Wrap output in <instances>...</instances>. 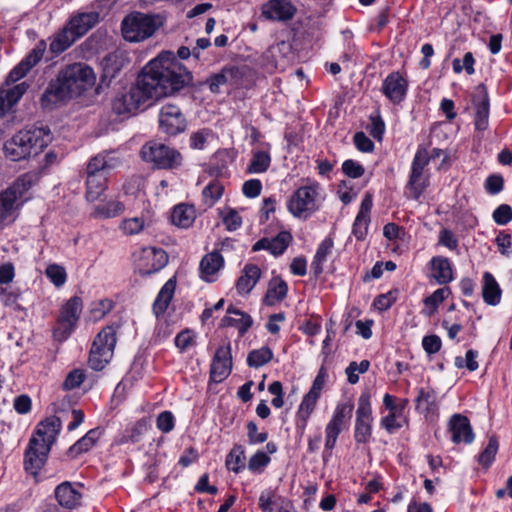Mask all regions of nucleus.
Instances as JSON below:
<instances>
[{
    "label": "nucleus",
    "instance_id": "obj_1",
    "mask_svg": "<svg viewBox=\"0 0 512 512\" xmlns=\"http://www.w3.org/2000/svg\"><path fill=\"white\" fill-rule=\"evenodd\" d=\"M190 56L191 50L186 46H181L177 54L170 50L160 52L141 69L129 91L113 103V110L118 114L132 113L191 86L193 75L178 60Z\"/></svg>",
    "mask_w": 512,
    "mask_h": 512
},
{
    "label": "nucleus",
    "instance_id": "obj_2",
    "mask_svg": "<svg viewBox=\"0 0 512 512\" xmlns=\"http://www.w3.org/2000/svg\"><path fill=\"white\" fill-rule=\"evenodd\" d=\"M95 82L96 75L86 63L65 65L41 95V106L44 109H51L53 105L78 97L93 87Z\"/></svg>",
    "mask_w": 512,
    "mask_h": 512
},
{
    "label": "nucleus",
    "instance_id": "obj_3",
    "mask_svg": "<svg viewBox=\"0 0 512 512\" xmlns=\"http://www.w3.org/2000/svg\"><path fill=\"white\" fill-rule=\"evenodd\" d=\"M36 131L47 134L50 130H19L4 144L6 157L12 161H19L42 151L44 142L36 135Z\"/></svg>",
    "mask_w": 512,
    "mask_h": 512
},
{
    "label": "nucleus",
    "instance_id": "obj_4",
    "mask_svg": "<svg viewBox=\"0 0 512 512\" xmlns=\"http://www.w3.org/2000/svg\"><path fill=\"white\" fill-rule=\"evenodd\" d=\"M117 328L118 326H106L95 337L88 359L91 369L101 371L111 361L117 342Z\"/></svg>",
    "mask_w": 512,
    "mask_h": 512
},
{
    "label": "nucleus",
    "instance_id": "obj_5",
    "mask_svg": "<svg viewBox=\"0 0 512 512\" xmlns=\"http://www.w3.org/2000/svg\"><path fill=\"white\" fill-rule=\"evenodd\" d=\"M159 16L133 12L121 24L123 37L129 42H139L151 37L159 28Z\"/></svg>",
    "mask_w": 512,
    "mask_h": 512
},
{
    "label": "nucleus",
    "instance_id": "obj_6",
    "mask_svg": "<svg viewBox=\"0 0 512 512\" xmlns=\"http://www.w3.org/2000/svg\"><path fill=\"white\" fill-rule=\"evenodd\" d=\"M140 157L156 168L165 170L178 169L183 162V157L178 150L156 141L145 143L140 150Z\"/></svg>",
    "mask_w": 512,
    "mask_h": 512
},
{
    "label": "nucleus",
    "instance_id": "obj_7",
    "mask_svg": "<svg viewBox=\"0 0 512 512\" xmlns=\"http://www.w3.org/2000/svg\"><path fill=\"white\" fill-rule=\"evenodd\" d=\"M429 164V154L425 147L419 146L414 156L408 187L414 199H419L429 184V177L425 173V167Z\"/></svg>",
    "mask_w": 512,
    "mask_h": 512
},
{
    "label": "nucleus",
    "instance_id": "obj_8",
    "mask_svg": "<svg viewBox=\"0 0 512 512\" xmlns=\"http://www.w3.org/2000/svg\"><path fill=\"white\" fill-rule=\"evenodd\" d=\"M316 186H303L298 188L288 202V210L295 216L301 217L304 213H313L318 209L316 204Z\"/></svg>",
    "mask_w": 512,
    "mask_h": 512
},
{
    "label": "nucleus",
    "instance_id": "obj_9",
    "mask_svg": "<svg viewBox=\"0 0 512 512\" xmlns=\"http://www.w3.org/2000/svg\"><path fill=\"white\" fill-rule=\"evenodd\" d=\"M372 413L369 397L361 395L358 400L354 438L357 443L369 442L372 435Z\"/></svg>",
    "mask_w": 512,
    "mask_h": 512
},
{
    "label": "nucleus",
    "instance_id": "obj_10",
    "mask_svg": "<svg viewBox=\"0 0 512 512\" xmlns=\"http://www.w3.org/2000/svg\"><path fill=\"white\" fill-rule=\"evenodd\" d=\"M49 452L50 449L47 445H41L37 437H32L25 451L24 468L26 472L37 476L41 468L45 465Z\"/></svg>",
    "mask_w": 512,
    "mask_h": 512
},
{
    "label": "nucleus",
    "instance_id": "obj_11",
    "mask_svg": "<svg viewBox=\"0 0 512 512\" xmlns=\"http://www.w3.org/2000/svg\"><path fill=\"white\" fill-rule=\"evenodd\" d=\"M231 345L220 346L212 359L210 367V379L215 383L224 381L232 371Z\"/></svg>",
    "mask_w": 512,
    "mask_h": 512
},
{
    "label": "nucleus",
    "instance_id": "obj_12",
    "mask_svg": "<svg viewBox=\"0 0 512 512\" xmlns=\"http://www.w3.org/2000/svg\"><path fill=\"white\" fill-rule=\"evenodd\" d=\"M381 91L393 104H400L407 95L408 81L400 72H392L384 79Z\"/></svg>",
    "mask_w": 512,
    "mask_h": 512
},
{
    "label": "nucleus",
    "instance_id": "obj_13",
    "mask_svg": "<svg viewBox=\"0 0 512 512\" xmlns=\"http://www.w3.org/2000/svg\"><path fill=\"white\" fill-rule=\"evenodd\" d=\"M253 319L252 317L234 307L233 305H229L226 310V315L221 319L220 328L226 327H235L238 329L239 335L244 336L247 331L252 327Z\"/></svg>",
    "mask_w": 512,
    "mask_h": 512
},
{
    "label": "nucleus",
    "instance_id": "obj_14",
    "mask_svg": "<svg viewBox=\"0 0 512 512\" xmlns=\"http://www.w3.org/2000/svg\"><path fill=\"white\" fill-rule=\"evenodd\" d=\"M472 102L475 109V128H485L489 117V96L484 84H479L473 95Z\"/></svg>",
    "mask_w": 512,
    "mask_h": 512
},
{
    "label": "nucleus",
    "instance_id": "obj_15",
    "mask_svg": "<svg viewBox=\"0 0 512 512\" xmlns=\"http://www.w3.org/2000/svg\"><path fill=\"white\" fill-rule=\"evenodd\" d=\"M125 59L122 54L114 52L106 55L102 62V74L96 91L99 92L103 86L108 87L111 81L120 73L124 66Z\"/></svg>",
    "mask_w": 512,
    "mask_h": 512
},
{
    "label": "nucleus",
    "instance_id": "obj_16",
    "mask_svg": "<svg viewBox=\"0 0 512 512\" xmlns=\"http://www.w3.org/2000/svg\"><path fill=\"white\" fill-rule=\"evenodd\" d=\"M449 431L452 434V441L456 444L464 442L470 444L474 440V433L469 419L462 414H454L448 423Z\"/></svg>",
    "mask_w": 512,
    "mask_h": 512
},
{
    "label": "nucleus",
    "instance_id": "obj_17",
    "mask_svg": "<svg viewBox=\"0 0 512 512\" xmlns=\"http://www.w3.org/2000/svg\"><path fill=\"white\" fill-rule=\"evenodd\" d=\"M62 422L59 417L51 416L42 420L32 437H37L41 445H47L51 450L52 445L55 443L58 434L60 433Z\"/></svg>",
    "mask_w": 512,
    "mask_h": 512
},
{
    "label": "nucleus",
    "instance_id": "obj_18",
    "mask_svg": "<svg viewBox=\"0 0 512 512\" xmlns=\"http://www.w3.org/2000/svg\"><path fill=\"white\" fill-rule=\"evenodd\" d=\"M295 12L296 9L289 0H269L262 6V14L271 20H290Z\"/></svg>",
    "mask_w": 512,
    "mask_h": 512
},
{
    "label": "nucleus",
    "instance_id": "obj_19",
    "mask_svg": "<svg viewBox=\"0 0 512 512\" xmlns=\"http://www.w3.org/2000/svg\"><path fill=\"white\" fill-rule=\"evenodd\" d=\"M372 195L366 193L362 199L360 210L353 224L352 232L358 240H363L367 235L368 224L370 222V211L372 209Z\"/></svg>",
    "mask_w": 512,
    "mask_h": 512
},
{
    "label": "nucleus",
    "instance_id": "obj_20",
    "mask_svg": "<svg viewBox=\"0 0 512 512\" xmlns=\"http://www.w3.org/2000/svg\"><path fill=\"white\" fill-rule=\"evenodd\" d=\"M55 497L60 506L73 509L81 504L82 494L68 482H62L55 489Z\"/></svg>",
    "mask_w": 512,
    "mask_h": 512
},
{
    "label": "nucleus",
    "instance_id": "obj_21",
    "mask_svg": "<svg viewBox=\"0 0 512 512\" xmlns=\"http://www.w3.org/2000/svg\"><path fill=\"white\" fill-rule=\"evenodd\" d=\"M431 278L439 285H446L453 280V269L450 260L443 256H435L430 260Z\"/></svg>",
    "mask_w": 512,
    "mask_h": 512
},
{
    "label": "nucleus",
    "instance_id": "obj_22",
    "mask_svg": "<svg viewBox=\"0 0 512 512\" xmlns=\"http://www.w3.org/2000/svg\"><path fill=\"white\" fill-rule=\"evenodd\" d=\"M160 128H185L186 119L179 107L175 105H165L159 114Z\"/></svg>",
    "mask_w": 512,
    "mask_h": 512
},
{
    "label": "nucleus",
    "instance_id": "obj_23",
    "mask_svg": "<svg viewBox=\"0 0 512 512\" xmlns=\"http://www.w3.org/2000/svg\"><path fill=\"white\" fill-rule=\"evenodd\" d=\"M261 277V270L255 264H246L243 274L236 282L239 294H249Z\"/></svg>",
    "mask_w": 512,
    "mask_h": 512
},
{
    "label": "nucleus",
    "instance_id": "obj_24",
    "mask_svg": "<svg viewBox=\"0 0 512 512\" xmlns=\"http://www.w3.org/2000/svg\"><path fill=\"white\" fill-rule=\"evenodd\" d=\"M175 288H176V280L173 277V278H170L163 285L161 290L159 291V293L154 301V304H153V312L155 313L157 318L166 312V310L173 298Z\"/></svg>",
    "mask_w": 512,
    "mask_h": 512
},
{
    "label": "nucleus",
    "instance_id": "obj_25",
    "mask_svg": "<svg viewBox=\"0 0 512 512\" xmlns=\"http://www.w3.org/2000/svg\"><path fill=\"white\" fill-rule=\"evenodd\" d=\"M99 13L96 11L78 13L69 23L76 31V36L82 37L99 22Z\"/></svg>",
    "mask_w": 512,
    "mask_h": 512
},
{
    "label": "nucleus",
    "instance_id": "obj_26",
    "mask_svg": "<svg viewBox=\"0 0 512 512\" xmlns=\"http://www.w3.org/2000/svg\"><path fill=\"white\" fill-rule=\"evenodd\" d=\"M76 31L68 23L50 43V50L54 54H60L67 50L80 36H76Z\"/></svg>",
    "mask_w": 512,
    "mask_h": 512
},
{
    "label": "nucleus",
    "instance_id": "obj_27",
    "mask_svg": "<svg viewBox=\"0 0 512 512\" xmlns=\"http://www.w3.org/2000/svg\"><path fill=\"white\" fill-rule=\"evenodd\" d=\"M25 83L18 84L11 89H0V117L10 110L26 92Z\"/></svg>",
    "mask_w": 512,
    "mask_h": 512
},
{
    "label": "nucleus",
    "instance_id": "obj_28",
    "mask_svg": "<svg viewBox=\"0 0 512 512\" xmlns=\"http://www.w3.org/2000/svg\"><path fill=\"white\" fill-rule=\"evenodd\" d=\"M106 187V174L86 175V199L89 202L98 200Z\"/></svg>",
    "mask_w": 512,
    "mask_h": 512
},
{
    "label": "nucleus",
    "instance_id": "obj_29",
    "mask_svg": "<svg viewBox=\"0 0 512 512\" xmlns=\"http://www.w3.org/2000/svg\"><path fill=\"white\" fill-rule=\"evenodd\" d=\"M224 265V259L218 252H212L205 255L200 262L201 278L210 282L209 276L214 275Z\"/></svg>",
    "mask_w": 512,
    "mask_h": 512
},
{
    "label": "nucleus",
    "instance_id": "obj_30",
    "mask_svg": "<svg viewBox=\"0 0 512 512\" xmlns=\"http://www.w3.org/2000/svg\"><path fill=\"white\" fill-rule=\"evenodd\" d=\"M195 209L191 205L179 204L176 205L171 214V221L174 225L180 228H188L195 221Z\"/></svg>",
    "mask_w": 512,
    "mask_h": 512
},
{
    "label": "nucleus",
    "instance_id": "obj_31",
    "mask_svg": "<svg viewBox=\"0 0 512 512\" xmlns=\"http://www.w3.org/2000/svg\"><path fill=\"white\" fill-rule=\"evenodd\" d=\"M288 292L287 283L279 277L273 278L268 286L263 302L267 306H273L276 302L282 301Z\"/></svg>",
    "mask_w": 512,
    "mask_h": 512
},
{
    "label": "nucleus",
    "instance_id": "obj_32",
    "mask_svg": "<svg viewBox=\"0 0 512 512\" xmlns=\"http://www.w3.org/2000/svg\"><path fill=\"white\" fill-rule=\"evenodd\" d=\"M482 295L485 303L488 305H497L501 299V289L489 272H485L483 275V289Z\"/></svg>",
    "mask_w": 512,
    "mask_h": 512
},
{
    "label": "nucleus",
    "instance_id": "obj_33",
    "mask_svg": "<svg viewBox=\"0 0 512 512\" xmlns=\"http://www.w3.org/2000/svg\"><path fill=\"white\" fill-rule=\"evenodd\" d=\"M21 205L11 191L6 189L0 193V223L10 220L14 211Z\"/></svg>",
    "mask_w": 512,
    "mask_h": 512
},
{
    "label": "nucleus",
    "instance_id": "obj_34",
    "mask_svg": "<svg viewBox=\"0 0 512 512\" xmlns=\"http://www.w3.org/2000/svg\"><path fill=\"white\" fill-rule=\"evenodd\" d=\"M416 409L422 413H433L437 410V394L433 389H418L415 399Z\"/></svg>",
    "mask_w": 512,
    "mask_h": 512
},
{
    "label": "nucleus",
    "instance_id": "obj_35",
    "mask_svg": "<svg viewBox=\"0 0 512 512\" xmlns=\"http://www.w3.org/2000/svg\"><path fill=\"white\" fill-rule=\"evenodd\" d=\"M82 307V299L78 296H73L62 306L58 317L67 320V322H70L76 326L82 311Z\"/></svg>",
    "mask_w": 512,
    "mask_h": 512
},
{
    "label": "nucleus",
    "instance_id": "obj_36",
    "mask_svg": "<svg viewBox=\"0 0 512 512\" xmlns=\"http://www.w3.org/2000/svg\"><path fill=\"white\" fill-rule=\"evenodd\" d=\"M245 450L242 445L235 444L226 456V468L234 473H240L245 467Z\"/></svg>",
    "mask_w": 512,
    "mask_h": 512
},
{
    "label": "nucleus",
    "instance_id": "obj_37",
    "mask_svg": "<svg viewBox=\"0 0 512 512\" xmlns=\"http://www.w3.org/2000/svg\"><path fill=\"white\" fill-rule=\"evenodd\" d=\"M36 181V175L33 173H25L19 176L15 182L7 188L11 191L17 199L22 203L25 193L34 185Z\"/></svg>",
    "mask_w": 512,
    "mask_h": 512
},
{
    "label": "nucleus",
    "instance_id": "obj_38",
    "mask_svg": "<svg viewBox=\"0 0 512 512\" xmlns=\"http://www.w3.org/2000/svg\"><path fill=\"white\" fill-rule=\"evenodd\" d=\"M272 358V350L269 347L264 346L260 349L252 350L248 353L247 365L252 368H259L270 362Z\"/></svg>",
    "mask_w": 512,
    "mask_h": 512
},
{
    "label": "nucleus",
    "instance_id": "obj_39",
    "mask_svg": "<svg viewBox=\"0 0 512 512\" xmlns=\"http://www.w3.org/2000/svg\"><path fill=\"white\" fill-rule=\"evenodd\" d=\"M292 241V235L288 231H281L272 239H269V252L275 256H279L289 246Z\"/></svg>",
    "mask_w": 512,
    "mask_h": 512
},
{
    "label": "nucleus",
    "instance_id": "obj_40",
    "mask_svg": "<svg viewBox=\"0 0 512 512\" xmlns=\"http://www.w3.org/2000/svg\"><path fill=\"white\" fill-rule=\"evenodd\" d=\"M499 448V442L496 435L489 438V442L485 449L478 456V462L485 468H488L494 461Z\"/></svg>",
    "mask_w": 512,
    "mask_h": 512
},
{
    "label": "nucleus",
    "instance_id": "obj_41",
    "mask_svg": "<svg viewBox=\"0 0 512 512\" xmlns=\"http://www.w3.org/2000/svg\"><path fill=\"white\" fill-rule=\"evenodd\" d=\"M271 163V157L268 152L257 151L253 154L251 162L247 168L249 173H263Z\"/></svg>",
    "mask_w": 512,
    "mask_h": 512
},
{
    "label": "nucleus",
    "instance_id": "obj_42",
    "mask_svg": "<svg viewBox=\"0 0 512 512\" xmlns=\"http://www.w3.org/2000/svg\"><path fill=\"white\" fill-rule=\"evenodd\" d=\"M224 187L218 181L210 182L202 191L204 201L209 206H212L217 200H219L223 194Z\"/></svg>",
    "mask_w": 512,
    "mask_h": 512
},
{
    "label": "nucleus",
    "instance_id": "obj_43",
    "mask_svg": "<svg viewBox=\"0 0 512 512\" xmlns=\"http://www.w3.org/2000/svg\"><path fill=\"white\" fill-rule=\"evenodd\" d=\"M451 294V290L449 287H443L439 288L436 291H434L430 296L426 297L424 299V304L426 306L431 307V311L429 312V315L433 314L438 306Z\"/></svg>",
    "mask_w": 512,
    "mask_h": 512
},
{
    "label": "nucleus",
    "instance_id": "obj_44",
    "mask_svg": "<svg viewBox=\"0 0 512 512\" xmlns=\"http://www.w3.org/2000/svg\"><path fill=\"white\" fill-rule=\"evenodd\" d=\"M370 362L368 360H362L359 364L352 361L345 370L347 380L350 384H356L359 381V373H366L369 370Z\"/></svg>",
    "mask_w": 512,
    "mask_h": 512
},
{
    "label": "nucleus",
    "instance_id": "obj_45",
    "mask_svg": "<svg viewBox=\"0 0 512 512\" xmlns=\"http://www.w3.org/2000/svg\"><path fill=\"white\" fill-rule=\"evenodd\" d=\"M45 274L56 287L63 286L67 279V274L64 267L58 264L48 265Z\"/></svg>",
    "mask_w": 512,
    "mask_h": 512
},
{
    "label": "nucleus",
    "instance_id": "obj_46",
    "mask_svg": "<svg viewBox=\"0 0 512 512\" xmlns=\"http://www.w3.org/2000/svg\"><path fill=\"white\" fill-rule=\"evenodd\" d=\"M270 457L267 453L259 450L252 455L248 461V469L253 473H261L270 463Z\"/></svg>",
    "mask_w": 512,
    "mask_h": 512
},
{
    "label": "nucleus",
    "instance_id": "obj_47",
    "mask_svg": "<svg viewBox=\"0 0 512 512\" xmlns=\"http://www.w3.org/2000/svg\"><path fill=\"white\" fill-rule=\"evenodd\" d=\"M75 325L67 322V320H64L60 317L57 318L56 325L53 328V336L55 340L59 342L65 341L74 330Z\"/></svg>",
    "mask_w": 512,
    "mask_h": 512
},
{
    "label": "nucleus",
    "instance_id": "obj_48",
    "mask_svg": "<svg viewBox=\"0 0 512 512\" xmlns=\"http://www.w3.org/2000/svg\"><path fill=\"white\" fill-rule=\"evenodd\" d=\"M398 289L390 290L385 294L378 295L373 302V305L380 311L389 309L397 300Z\"/></svg>",
    "mask_w": 512,
    "mask_h": 512
},
{
    "label": "nucleus",
    "instance_id": "obj_49",
    "mask_svg": "<svg viewBox=\"0 0 512 512\" xmlns=\"http://www.w3.org/2000/svg\"><path fill=\"white\" fill-rule=\"evenodd\" d=\"M319 397L320 393H316L314 390H309V392L304 396L300 405V413L303 415L304 420H306L314 410Z\"/></svg>",
    "mask_w": 512,
    "mask_h": 512
},
{
    "label": "nucleus",
    "instance_id": "obj_50",
    "mask_svg": "<svg viewBox=\"0 0 512 512\" xmlns=\"http://www.w3.org/2000/svg\"><path fill=\"white\" fill-rule=\"evenodd\" d=\"M85 378L86 376L83 370L74 369L66 376L62 388L66 391L78 388L84 382Z\"/></svg>",
    "mask_w": 512,
    "mask_h": 512
},
{
    "label": "nucleus",
    "instance_id": "obj_51",
    "mask_svg": "<svg viewBox=\"0 0 512 512\" xmlns=\"http://www.w3.org/2000/svg\"><path fill=\"white\" fill-rule=\"evenodd\" d=\"M46 50L45 41H39L29 54L22 60L28 68H33L43 57Z\"/></svg>",
    "mask_w": 512,
    "mask_h": 512
},
{
    "label": "nucleus",
    "instance_id": "obj_52",
    "mask_svg": "<svg viewBox=\"0 0 512 512\" xmlns=\"http://www.w3.org/2000/svg\"><path fill=\"white\" fill-rule=\"evenodd\" d=\"M492 218L497 225H506L512 221V208L508 204L499 205L493 212Z\"/></svg>",
    "mask_w": 512,
    "mask_h": 512
},
{
    "label": "nucleus",
    "instance_id": "obj_53",
    "mask_svg": "<svg viewBox=\"0 0 512 512\" xmlns=\"http://www.w3.org/2000/svg\"><path fill=\"white\" fill-rule=\"evenodd\" d=\"M95 174H106L104 152L92 157L87 164L86 175Z\"/></svg>",
    "mask_w": 512,
    "mask_h": 512
},
{
    "label": "nucleus",
    "instance_id": "obj_54",
    "mask_svg": "<svg viewBox=\"0 0 512 512\" xmlns=\"http://www.w3.org/2000/svg\"><path fill=\"white\" fill-rule=\"evenodd\" d=\"M149 254L153 256L154 262L146 274H151L162 269L168 263V255L163 249L151 248Z\"/></svg>",
    "mask_w": 512,
    "mask_h": 512
},
{
    "label": "nucleus",
    "instance_id": "obj_55",
    "mask_svg": "<svg viewBox=\"0 0 512 512\" xmlns=\"http://www.w3.org/2000/svg\"><path fill=\"white\" fill-rule=\"evenodd\" d=\"M147 431V423L145 420L141 419L137 421L134 426L127 431V434L124 435L123 440L125 442L136 443L140 440L141 436Z\"/></svg>",
    "mask_w": 512,
    "mask_h": 512
},
{
    "label": "nucleus",
    "instance_id": "obj_56",
    "mask_svg": "<svg viewBox=\"0 0 512 512\" xmlns=\"http://www.w3.org/2000/svg\"><path fill=\"white\" fill-rule=\"evenodd\" d=\"M342 171L346 176L353 179L360 178L365 173L364 167L352 159H348L343 162Z\"/></svg>",
    "mask_w": 512,
    "mask_h": 512
},
{
    "label": "nucleus",
    "instance_id": "obj_57",
    "mask_svg": "<svg viewBox=\"0 0 512 512\" xmlns=\"http://www.w3.org/2000/svg\"><path fill=\"white\" fill-rule=\"evenodd\" d=\"M247 436L250 444L264 443L268 439V433H259L257 424L254 421H250L247 423Z\"/></svg>",
    "mask_w": 512,
    "mask_h": 512
},
{
    "label": "nucleus",
    "instance_id": "obj_58",
    "mask_svg": "<svg viewBox=\"0 0 512 512\" xmlns=\"http://www.w3.org/2000/svg\"><path fill=\"white\" fill-rule=\"evenodd\" d=\"M504 179L500 174H492L485 181V189L491 195H496L503 190Z\"/></svg>",
    "mask_w": 512,
    "mask_h": 512
},
{
    "label": "nucleus",
    "instance_id": "obj_59",
    "mask_svg": "<svg viewBox=\"0 0 512 512\" xmlns=\"http://www.w3.org/2000/svg\"><path fill=\"white\" fill-rule=\"evenodd\" d=\"M94 445V441L87 436H83L76 443H74L68 450V454L71 457H76L83 452H87Z\"/></svg>",
    "mask_w": 512,
    "mask_h": 512
},
{
    "label": "nucleus",
    "instance_id": "obj_60",
    "mask_svg": "<svg viewBox=\"0 0 512 512\" xmlns=\"http://www.w3.org/2000/svg\"><path fill=\"white\" fill-rule=\"evenodd\" d=\"M353 411L352 404H339L330 422L341 426L346 418H350Z\"/></svg>",
    "mask_w": 512,
    "mask_h": 512
},
{
    "label": "nucleus",
    "instance_id": "obj_61",
    "mask_svg": "<svg viewBox=\"0 0 512 512\" xmlns=\"http://www.w3.org/2000/svg\"><path fill=\"white\" fill-rule=\"evenodd\" d=\"M353 141L356 148L361 152L369 153L374 150L373 141L363 131L357 132L354 135Z\"/></svg>",
    "mask_w": 512,
    "mask_h": 512
},
{
    "label": "nucleus",
    "instance_id": "obj_62",
    "mask_svg": "<svg viewBox=\"0 0 512 512\" xmlns=\"http://www.w3.org/2000/svg\"><path fill=\"white\" fill-rule=\"evenodd\" d=\"M156 423L160 431L169 433L174 428V416L170 411H163L158 415Z\"/></svg>",
    "mask_w": 512,
    "mask_h": 512
},
{
    "label": "nucleus",
    "instance_id": "obj_63",
    "mask_svg": "<svg viewBox=\"0 0 512 512\" xmlns=\"http://www.w3.org/2000/svg\"><path fill=\"white\" fill-rule=\"evenodd\" d=\"M403 422L404 420H399L397 412H389V414L381 420V425L387 430V432L393 433L403 426Z\"/></svg>",
    "mask_w": 512,
    "mask_h": 512
},
{
    "label": "nucleus",
    "instance_id": "obj_64",
    "mask_svg": "<svg viewBox=\"0 0 512 512\" xmlns=\"http://www.w3.org/2000/svg\"><path fill=\"white\" fill-rule=\"evenodd\" d=\"M422 346L423 349L428 354H435L440 351L442 342L439 336L433 334V335H427L422 340Z\"/></svg>",
    "mask_w": 512,
    "mask_h": 512
}]
</instances>
